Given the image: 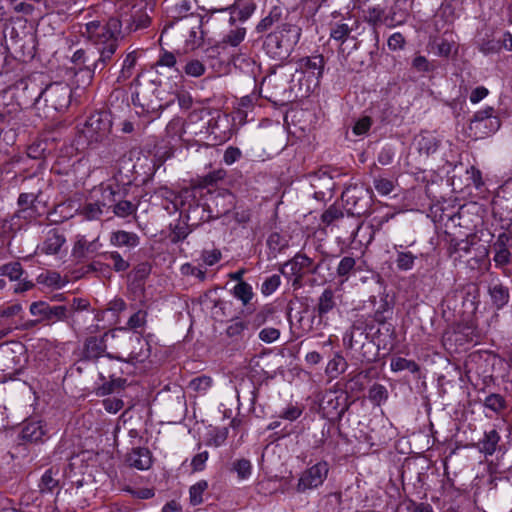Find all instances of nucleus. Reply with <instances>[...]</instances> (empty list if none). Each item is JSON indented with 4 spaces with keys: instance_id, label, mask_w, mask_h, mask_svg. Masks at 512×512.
<instances>
[{
    "instance_id": "32",
    "label": "nucleus",
    "mask_w": 512,
    "mask_h": 512,
    "mask_svg": "<svg viewBox=\"0 0 512 512\" xmlns=\"http://www.w3.org/2000/svg\"><path fill=\"white\" fill-rule=\"evenodd\" d=\"M137 60L138 55L136 51H132L125 56L122 62L119 76L117 78L118 82L126 81L132 76Z\"/></svg>"
},
{
    "instance_id": "24",
    "label": "nucleus",
    "mask_w": 512,
    "mask_h": 512,
    "mask_svg": "<svg viewBox=\"0 0 512 512\" xmlns=\"http://www.w3.org/2000/svg\"><path fill=\"white\" fill-rule=\"evenodd\" d=\"M358 28V22L353 20L352 24L346 22H335L330 27V38L343 44L352 31Z\"/></svg>"
},
{
    "instance_id": "48",
    "label": "nucleus",
    "mask_w": 512,
    "mask_h": 512,
    "mask_svg": "<svg viewBox=\"0 0 512 512\" xmlns=\"http://www.w3.org/2000/svg\"><path fill=\"white\" fill-rule=\"evenodd\" d=\"M484 406L493 412H500L505 407V400L499 394H490L485 398Z\"/></svg>"
},
{
    "instance_id": "57",
    "label": "nucleus",
    "mask_w": 512,
    "mask_h": 512,
    "mask_svg": "<svg viewBox=\"0 0 512 512\" xmlns=\"http://www.w3.org/2000/svg\"><path fill=\"white\" fill-rule=\"evenodd\" d=\"M302 412L303 411L299 406L290 405L281 412L279 417L289 421H295L301 416Z\"/></svg>"
},
{
    "instance_id": "39",
    "label": "nucleus",
    "mask_w": 512,
    "mask_h": 512,
    "mask_svg": "<svg viewBox=\"0 0 512 512\" xmlns=\"http://www.w3.org/2000/svg\"><path fill=\"white\" fill-rule=\"evenodd\" d=\"M391 370L394 372H399L403 370H408L411 373H417L419 372V365L413 361L408 360L406 358L397 357L391 360L390 363Z\"/></svg>"
},
{
    "instance_id": "2",
    "label": "nucleus",
    "mask_w": 512,
    "mask_h": 512,
    "mask_svg": "<svg viewBox=\"0 0 512 512\" xmlns=\"http://www.w3.org/2000/svg\"><path fill=\"white\" fill-rule=\"evenodd\" d=\"M301 34L302 29L299 26L289 22L282 23L265 37L263 48L273 59H286L299 42Z\"/></svg>"
},
{
    "instance_id": "11",
    "label": "nucleus",
    "mask_w": 512,
    "mask_h": 512,
    "mask_svg": "<svg viewBox=\"0 0 512 512\" xmlns=\"http://www.w3.org/2000/svg\"><path fill=\"white\" fill-rule=\"evenodd\" d=\"M328 464L326 462H318L312 467L305 470L299 478L297 484L298 492H305L322 485L328 475Z\"/></svg>"
},
{
    "instance_id": "1",
    "label": "nucleus",
    "mask_w": 512,
    "mask_h": 512,
    "mask_svg": "<svg viewBox=\"0 0 512 512\" xmlns=\"http://www.w3.org/2000/svg\"><path fill=\"white\" fill-rule=\"evenodd\" d=\"M121 20L111 17L106 21L93 20L84 24L80 33L98 51L99 58L94 61L92 67H85L79 73L86 77L89 84L96 71L101 72L112 60L116 53L121 38Z\"/></svg>"
},
{
    "instance_id": "49",
    "label": "nucleus",
    "mask_w": 512,
    "mask_h": 512,
    "mask_svg": "<svg viewBox=\"0 0 512 512\" xmlns=\"http://www.w3.org/2000/svg\"><path fill=\"white\" fill-rule=\"evenodd\" d=\"M183 70L188 76L200 77L205 72V66L201 61L194 59L187 62Z\"/></svg>"
},
{
    "instance_id": "38",
    "label": "nucleus",
    "mask_w": 512,
    "mask_h": 512,
    "mask_svg": "<svg viewBox=\"0 0 512 512\" xmlns=\"http://www.w3.org/2000/svg\"><path fill=\"white\" fill-rule=\"evenodd\" d=\"M113 208V213L117 217L126 218L136 213L137 205L128 200H119L115 199V202L111 206Z\"/></svg>"
},
{
    "instance_id": "4",
    "label": "nucleus",
    "mask_w": 512,
    "mask_h": 512,
    "mask_svg": "<svg viewBox=\"0 0 512 512\" xmlns=\"http://www.w3.org/2000/svg\"><path fill=\"white\" fill-rule=\"evenodd\" d=\"M43 81L42 76H30L20 79L14 86V97L21 109H41Z\"/></svg>"
},
{
    "instance_id": "42",
    "label": "nucleus",
    "mask_w": 512,
    "mask_h": 512,
    "mask_svg": "<svg viewBox=\"0 0 512 512\" xmlns=\"http://www.w3.org/2000/svg\"><path fill=\"white\" fill-rule=\"evenodd\" d=\"M23 269L19 262H12L0 267V276H7L11 281L19 280Z\"/></svg>"
},
{
    "instance_id": "54",
    "label": "nucleus",
    "mask_w": 512,
    "mask_h": 512,
    "mask_svg": "<svg viewBox=\"0 0 512 512\" xmlns=\"http://www.w3.org/2000/svg\"><path fill=\"white\" fill-rule=\"evenodd\" d=\"M374 187L379 194L388 195L393 191L394 184L389 179L376 178V179H374Z\"/></svg>"
},
{
    "instance_id": "16",
    "label": "nucleus",
    "mask_w": 512,
    "mask_h": 512,
    "mask_svg": "<svg viewBox=\"0 0 512 512\" xmlns=\"http://www.w3.org/2000/svg\"><path fill=\"white\" fill-rule=\"evenodd\" d=\"M111 335L114 337V331L105 332L103 335L89 336L84 341L83 357L87 360H97L103 356L107 348V337Z\"/></svg>"
},
{
    "instance_id": "3",
    "label": "nucleus",
    "mask_w": 512,
    "mask_h": 512,
    "mask_svg": "<svg viewBox=\"0 0 512 512\" xmlns=\"http://www.w3.org/2000/svg\"><path fill=\"white\" fill-rule=\"evenodd\" d=\"M196 192L195 188L183 189L178 194L166 187L158 190V194L173 205V211H180V215L192 225H198L205 212L196 200Z\"/></svg>"
},
{
    "instance_id": "5",
    "label": "nucleus",
    "mask_w": 512,
    "mask_h": 512,
    "mask_svg": "<svg viewBox=\"0 0 512 512\" xmlns=\"http://www.w3.org/2000/svg\"><path fill=\"white\" fill-rule=\"evenodd\" d=\"M100 196L95 197L97 191L84 202L79 200V216L85 221L100 220L115 202V191L111 186L101 187Z\"/></svg>"
},
{
    "instance_id": "23",
    "label": "nucleus",
    "mask_w": 512,
    "mask_h": 512,
    "mask_svg": "<svg viewBox=\"0 0 512 512\" xmlns=\"http://www.w3.org/2000/svg\"><path fill=\"white\" fill-rule=\"evenodd\" d=\"M256 9V5L253 1H242L239 3H235L232 6L221 9L220 11H230V21L234 22L235 19H239L241 21H245L251 17Z\"/></svg>"
},
{
    "instance_id": "18",
    "label": "nucleus",
    "mask_w": 512,
    "mask_h": 512,
    "mask_svg": "<svg viewBox=\"0 0 512 512\" xmlns=\"http://www.w3.org/2000/svg\"><path fill=\"white\" fill-rule=\"evenodd\" d=\"M129 466L138 470H147L152 465V456L148 448H133L126 457Z\"/></svg>"
},
{
    "instance_id": "21",
    "label": "nucleus",
    "mask_w": 512,
    "mask_h": 512,
    "mask_svg": "<svg viewBox=\"0 0 512 512\" xmlns=\"http://www.w3.org/2000/svg\"><path fill=\"white\" fill-rule=\"evenodd\" d=\"M494 113L495 110L491 106L477 111L471 119V127H477L481 122L486 121L488 131H497L500 128V119Z\"/></svg>"
},
{
    "instance_id": "44",
    "label": "nucleus",
    "mask_w": 512,
    "mask_h": 512,
    "mask_svg": "<svg viewBox=\"0 0 512 512\" xmlns=\"http://www.w3.org/2000/svg\"><path fill=\"white\" fill-rule=\"evenodd\" d=\"M232 470L237 473L239 479L244 480L252 473V464L248 459H238L233 462Z\"/></svg>"
},
{
    "instance_id": "33",
    "label": "nucleus",
    "mask_w": 512,
    "mask_h": 512,
    "mask_svg": "<svg viewBox=\"0 0 512 512\" xmlns=\"http://www.w3.org/2000/svg\"><path fill=\"white\" fill-rule=\"evenodd\" d=\"M416 144L419 152L429 156L435 153L438 149V140L433 135H420L416 139Z\"/></svg>"
},
{
    "instance_id": "12",
    "label": "nucleus",
    "mask_w": 512,
    "mask_h": 512,
    "mask_svg": "<svg viewBox=\"0 0 512 512\" xmlns=\"http://www.w3.org/2000/svg\"><path fill=\"white\" fill-rule=\"evenodd\" d=\"M386 312H388V304L385 302L383 304V309H378L374 313V320L382 326V329L379 328L377 330L375 337L379 348L391 349L393 347L395 331L391 324L386 323Z\"/></svg>"
},
{
    "instance_id": "26",
    "label": "nucleus",
    "mask_w": 512,
    "mask_h": 512,
    "mask_svg": "<svg viewBox=\"0 0 512 512\" xmlns=\"http://www.w3.org/2000/svg\"><path fill=\"white\" fill-rule=\"evenodd\" d=\"M111 243L116 247L134 248L140 243L139 237L132 232L117 231L112 233L110 237Z\"/></svg>"
},
{
    "instance_id": "17",
    "label": "nucleus",
    "mask_w": 512,
    "mask_h": 512,
    "mask_svg": "<svg viewBox=\"0 0 512 512\" xmlns=\"http://www.w3.org/2000/svg\"><path fill=\"white\" fill-rule=\"evenodd\" d=\"M38 249L46 255L65 253L67 252L66 238L57 229H51L47 232L44 241L38 246Z\"/></svg>"
},
{
    "instance_id": "55",
    "label": "nucleus",
    "mask_w": 512,
    "mask_h": 512,
    "mask_svg": "<svg viewBox=\"0 0 512 512\" xmlns=\"http://www.w3.org/2000/svg\"><path fill=\"white\" fill-rule=\"evenodd\" d=\"M246 328L247 325L244 321L240 319H234L228 325L226 332L229 337H236L241 335Z\"/></svg>"
},
{
    "instance_id": "40",
    "label": "nucleus",
    "mask_w": 512,
    "mask_h": 512,
    "mask_svg": "<svg viewBox=\"0 0 512 512\" xmlns=\"http://www.w3.org/2000/svg\"><path fill=\"white\" fill-rule=\"evenodd\" d=\"M511 241L512 239L506 233L500 234L492 245V252L495 256H510L509 246Z\"/></svg>"
},
{
    "instance_id": "37",
    "label": "nucleus",
    "mask_w": 512,
    "mask_h": 512,
    "mask_svg": "<svg viewBox=\"0 0 512 512\" xmlns=\"http://www.w3.org/2000/svg\"><path fill=\"white\" fill-rule=\"evenodd\" d=\"M233 295L239 299L244 306H248L254 296V293L250 284L240 281L234 286Z\"/></svg>"
},
{
    "instance_id": "34",
    "label": "nucleus",
    "mask_w": 512,
    "mask_h": 512,
    "mask_svg": "<svg viewBox=\"0 0 512 512\" xmlns=\"http://www.w3.org/2000/svg\"><path fill=\"white\" fill-rule=\"evenodd\" d=\"M147 311L145 310H138L135 313H133L130 318L127 321V325L125 327L117 328V331H127V330H133L137 332L139 329L144 328L147 322Z\"/></svg>"
},
{
    "instance_id": "53",
    "label": "nucleus",
    "mask_w": 512,
    "mask_h": 512,
    "mask_svg": "<svg viewBox=\"0 0 512 512\" xmlns=\"http://www.w3.org/2000/svg\"><path fill=\"white\" fill-rule=\"evenodd\" d=\"M228 436V429H215L213 430V434L207 442V445L219 447L223 445Z\"/></svg>"
},
{
    "instance_id": "41",
    "label": "nucleus",
    "mask_w": 512,
    "mask_h": 512,
    "mask_svg": "<svg viewBox=\"0 0 512 512\" xmlns=\"http://www.w3.org/2000/svg\"><path fill=\"white\" fill-rule=\"evenodd\" d=\"M360 264H357L355 258H342L338 265V274L340 276H348L350 273L355 274L357 270L361 269V265L364 264L362 258H358Z\"/></svg>"
},
{
    "instance_id": "36",
    "label": "nucleus",
    "mask_w": 512,
    "mask_h": 512,
    "mask_svg": "<svg viewBox=\"0 0 512 512\" xmlns=\"http://www.w3.org/2000/svg\"><path fill=\"white\" fill-rule=\"evenodd\" d=\"M267 246L271 253H284L288 247V239L285 235L272 232L267 239Z\"/></svg>"
},
{
    "instance_id": "9",
    "label": "nucleus",
    "mask_w": 512,
    "mask_h": 512,
    "mask_svg": "<svg viewBox=\"0 0 512 512\" xmlns=\"http://www.w3.org/2000/svg\"><path fill=\"white\" fill-rule=\"evenodd\" d=\"M325 67V60L322 55H313L309 57H303L298 60L296 73L302 76H307L308 84L304 90V93H309L311 90V83L314 87L318 86L320 79L322 78Z\"/></svg>"
},
{
    "instance_id": "61",
    "label": "nucleus",
    "mask_w": 512,
    "mask_h": 512,
    "mask_svg": "<svg viewBox=\"0 0 512 512\" xmlns=\"http://www.w3.org/2000/svg\"><path fill=\"white\" fill-rule=\"evenodd\" d=\"M133 18V28L134 30L143 29L149 26L150 18L147 14L138 11L135 15L132 16Z\"/></svg>"
},
{
    "instance_id": "25",
    "label": "nucleus",
    "mask_w": 512,
    "mask_h": 512,
    "mask_svg": "<svg viewBox=\"0 0 512 512\" xmlns=\"http://www.w3.org/2000/svg\"><path fill=\"white\" fill-rule=\"evenodd\" d=\"M488 293L496 310H501L509 302V289L502 284H494L489 286Z\"/></svg>"
},
{
    "instance_id": "22",
    "label": "nucleus",
    "mask_w": 512,
    "mask_h": 512,
    "mask_svg": "<svg viewBox=\"0 0 512 512\" xmlns=\"http://www.w3.org/2000/svg\"><path fill=\"white\" fill-rule=\"evenodd\" d=\"M46 430L41 421L30 420L24 423L21 431V439L26 442H39Z\"/></svg>"
},
{
    "instance_id": "46",
    "label": "nucleus",
    "mask_w": 512,
    "mask_h": 512,
    "mask_svg": "<svg viewBox=\"0 0 512 512\" xmlns=\"http://www.w3.org/2000/svg\"><path fill=\"white\" fill-rule=\"evenodd\" d=\"M208 484L206 481L201 480L196 484L192 485L189 490L190 503L192 505H199L203 501V493L207 489Z\"/></svg>"
},
{
    "instance_id": "63",
    "label": "nucleus",
    "mask_w": 512,
    "mask_h": 512,
    "mask_svg": "<svg viewBox=\"0 0 512 512\" xmlns=\"http://www.w3.org/2000/svg\"><path fill=\"white\" fill-rule=\"evenodd\" d=\"M123 401L118 398H107L103 400L104 409L109 413H117L123 408Z\"/></svg>"
},
{
    "instance_id": "64",
    "label": "nucleus",
    "mask_w": 512,
    "mask_h": 512,
    "mask_svg": "<svg viewBox=\"0 0 512 512\" xmlns=\"http://www.w3.org/2000/svg\"><path fill=\"white\" fill-rule=\"evenodd\" d=\"M181 272L184 275H193L200 280H204V278H205V270H203L199 267L193 266L189 263L182 265Z\"/></svg>"
},
{
    "instance_id": "19",
    "label": "nucleus",
    "mask_w": 512,
    "mask_h": 512,
    "mask_svg": "<svg viewBox=\"0 0 512 512\" xmlns=\"http://www.w3.org/2000/svg\"><path fill=\"white\" fill-rule=\"evenodd\" d=\"M288 16V13L281 6H273L268 15L265 16L256 26V31L261 33L271 29L274 25H281Z\"/></svg>"
},
{
    "instance_id": "56",
    "label": "nucleus",
    "mask_w": 512,
    "mask_h": 512,
    "mask_svg": "<svg viewBox=\"0 0 512 512\" xmlns=\"http://www.w3.org/2000/svg\"><path fill=\"white\" fill-rule=\"evenodd\" d=\"M242 156V152L239 148L234 146H229L223 155V161L227 165H232L236 161H238Z\"/></svg>"
},
{
    "instance_id": "6",
    "label": "nucleus",
    "mask_w": 512,
    "mask_h": 512,
    "mask_svg": "<svg viewBox=\"0 0 512 512\" xmlns=\"http://www.w3.org/2000/svg\"><path fill=\"white\" fill-rule=\"evenodd\" d=\"M72 90L67 83L53 82L43 87L41 108L62 112L71 102Z\"/></svg>"
},
{
    "instance_id": "13",
    "label": "nucleus",
    "mask_w": 512,
    "mask_h": 512,
    "mask_svg": "<svg viewBox=\"0 0 512 512\" xmlns=\"http://www.w3.org/2000/svg\"><path fill=\"white\" fill-rule=\"evenodd\" d=\"M132 102L134 106L141 108V113L149 114L152 118L158 117L163 109V105L158 97H152L149 91L145 89L141 92L137 91L132 94Z\"/></svg>"
},
{
    "instance_id": "58",
    "label": "nucleus",
    "mask_w": 512,
    "mask_h": 512,
    "mask_svg": "<svg viewBox=\"0 0 512 512\" xmlns=\"http://www.w3.org/2000/svg\"><path fill=\"white\" fill-rule=\"evenodd\" d=\"M208 451H203L196 454L191 460V467L193 471H202L205 468L206 461L208 460Z\"/></svg>"
},
{
    "instance_id": "14",
    "label": "nucleus",
    "mask_w": 512,
    "mask_h": 512,
    "mask_svg": "<svg viewBox=\"0 0 512 512\" xmlns=\"http://www.w3.org/2000/svg\"><path fill=\"white\" fill-rule=\"evenodd\" d=\"M67 309L65 306H50L48 303L39 301L30 305V313L39 316L41 320L51 322L60 321L66 318Z\"/></svg>"
},
{
    "instance_id": "31",
    "label": "nucleus",
    "mask_w": 512,
    "mask_h": 512,
    "mask_svg": "<svg viewBox=\"0 0 512 512\" xmlns=\"http://www.w3.org/2000/svg\"><path fill=\"white\" fill-rule=\"evenodd\" d=\"M336 306L334 292L331 289H325L319 297L317 304L318 315L322 318L332 311Z\"/></svg>"
},
{
    "instance_id": "30",
    "label": "nucleus",
    "mask_w": 512,
    "mask_h": 512,
    "mask_svg": "<svg viewBox=\"0 0 512 512\" xmlns=\"http://www.w3.org/2000/svg\"><path fill=\"white\" fill-rule=\"evenodd\" d=\"M37 282L47 287L62 288L68 281L61 277L58 272L45 271L37 276Z\"/></svg>"
},
{
    "instance_id": "43",
    "label": "nucleus",
    "mask_w": 512,
    "mask_h": 512,
    "mask_svg": "<svg viewBox=\"0 0 512 512\" xmlns=\"http://www.w3.org/2000/svg\"><path fill=\"white\" fill-rule=\"evenodd\" d=\"M90 272L95 273L101 277L110 278L112 269L109 264H105L101 261H93L92 263L86 265V270L82 275L88 274Z\"/></svg>"
},
{
    "instance_id": "7",
    "label": "nucleus",
    "mask_w": 512,
    "mask_h": 512,
    "mask_svg": "<svg viewBox=\"0 0 512 512\" xmlns=\"http://www.w3.org/2000/svg\"><path fill=\"white\" fill-rule=\"evenodd\" d=\"M349 406L348 395L340 390L326 391L320 402V410L323 416L330 421L341 420Z\"/></svg>"
},
{
    "instance_id": "15",
    "label": "nucleus",
    "mask_w": 512,
    "mask_h": 512,
    "mask_svg": "<svg viewBox=\"0 0 512 512\" xmlns=\"http://www.w3.org/2000/svg\"><path fill=\"white\" fill-rule=\"evenodd\" d=\"M79 216V199L70 198L57 204L52 211L48 213V220L51 223H62L66 220Z\"/></svg>"
},
{
    "instance_id": "28",
    "label": "nucleus",
    "mask_w": 512,
    "mask_h": 512,
    "mask_svg": "<svg viewBox=\"0 0 512 512\" xmlns=\"http://www.w3.org/2000/svg\"><path fill=\"white\" fill-rule=\"evenodd\" d=\"M59 471L55 468H49L42 475L38 484L41 493H52L59 487Z\"/></svg>"
},
{
    "instance_id": "50",
    "label": "nucleus",
    "mask_w": 512,
    "mask_h": 512,
    "mask_svg": "<svg viewBox=\"0 0 512 512\" xmlns=\"http://www.w3.org/2000/svg\"><path fill=\"white\" fill-rule=\"evenodd\" d=\"M279 285H280V276H278V275L269 276L263 281V283L261 285V292L266 296L271 295L273 292L276 291V289L279 287Z\"/></svg>"
},
{
    "instance_id": "20",
    "label": "nucleus",
    "mask_w": 512,
    "mask_h": 512,
    "mask_svg": "<svg viewBox=\"0 0 512 512\" xmlns=\"http://www.w3.org/2000/svg\"><path fill=\"white\" fill-rule=\"evenodd\" d=\"M500 439L499 433L495 429H491L484 432L483 438L476 443L475 447L485 457L492 456L499 447Z\"/></svg>"
},
{
    "instance_id": "8",
    "label": "nucleus",
    "mask_w": 512,
    "mask_h": 512,
    "mask_svg": "<svg viewBox=\"0 0 512 512\" xmlns=\"http://www.w3.org/2000/svg\"><path fill=\"white\" fill-rule=\"evenodd\" d=\"M191 221L187 219L183 222H178L166 238L167 253L170 255H178L191 253L190 242L187 240L191 232L190 227H195Z\"/></svg>"
},
{
    "instance_id": "45",
    "label": "nucleus",
    "mask_w": 512,
    "mask_h": 512,
    "mask_svg": "<svg viewBox=\"0 0 512 512\" xmlns=\"http://www.w3.org/2000/svg\"><path fill=\"white\" fill-rule=\"evenodd\" d=\"M246 29L243 27H237L230 30L224 37L223 43L228 44L232 47L238 46L245 38Z\"/></svg>"
},
{
    "instance_id": "27",
    "label": "nucleus",
    "mask_w": 512,
    "mask_h": 512,
    "mask_svg": "<svg viewBox=\"0 0 512 512\" xmlns=\"http://www.w3.org/2000/svg\"><path fill=\"white\" fill-rule=\"evenodd\" d=\"M435 47L437 49L436 54L440 57L448 58L452 53L457 54L458 46L452 37L445 32L444 35L435 41Z\"/></svg>"
},
{
    "instance_id": "10",
    "label": "nucleus",
    "mask_w": 512,
    "mask_h": 512,
    "mask_svg": "<svg viewBox=\"0 0 512 512\" xmlns=\"http://www.w3.org/2000/svg\"><path fill=\"white\" fill-rule=\"evenodd\" d=\"M111 130V120L107 112H95L85 122L84 135L91 142L102 141Z\"/></svg>"
},
{
    "instance_id": "52",
    "label": "nucleus",
    "mask_w": 512,
    "mask_h": 512,
    "mask_svg": "<svg viewBox=\"0 0 512 512\" xmlns=\"http://www.w3.org/2000/svg\"><path fill=\"white\" fill-rule=\"evenodd\" d=\"M212 385V379L208 376H199L192 379L189 383L190 388L197 392H205Z\"/></svg>"
},
{
    "instance_id": "59",
    "label": "nucleus",
    "mask_w": 512,
    "mask_h": 512,
    "mask_svg": "<svg viewBox=\"0 0 512 512\" xmlns=\"http://www.w3.org/2000/svg\"><path fill=\"white\" fill-rule=\"evenodd\" d=\"M124 382H125V380H122L120 378L112 379L111 381L104 383L99 388L100 394L106 395V394L113 393L116 389L121 388L122 385L124 384Z\"/></svg>"
},
{
    "instance_id": "60",
    "label": "nucleus",
    "mask_w": 512,
    "mask_h": 512,
    "mask_svg": "<svg viewBox=\"0 0 512 512\" xmlns=\"http://www.w3.org/2000/svg\"><path fill=\"white\" fill-rule=\"evenodd\" d=\"M279 336L280 331L272 327L264 328L259 333V338L266 343H272L276 341Z\"/></svg>"
},
{
    "instance_id": "62",
    "label": "nucleus",
    "mask_w": 512,
    "mask_h": 512,
    "mask_svg": "<svg viewBox=\"0 0 512 512\" xmlns=\"http://www.w3.org/2000/svg\"><path fill=\"white\" fill-rule=\"evenodd\" d=\"M372 120L370 117H362L360 118L353 127V132L356 135L365 134L371 127Z\"/></svg>"
},
{
    "instance_id": "47",
    "label": "nucleus",
    "mask_w": 512,
    "mask_h": 512,
    "mask_svg": "<svg viewBox=\"0 0 512 512\" xmlns=\"http://www.w3.org/2000/svg\"><path fill=\"white\" fill-rule=\"evenodd\" d=\"M388 398V391L386 387L382 384L375 383L369 389V399L380 405L382 402L386 401Z\"/></svg>"
},
{
    "instance_id": "29",
    "label": "nucleus",
    "mask_w": 512,
    "mask_h": 512,
    "mask_svg": "<svg viewBox=\"0 0 512 512\" xmlns=\"http://www.w3.org/2000/svg\"><path fill=\"white\" fill-rule=\"evenodd\" d=\"M99 248L98 240L87 241L83 236H80L74 244L72 255L84 256L86 254H94L98 252Z\"/></svg>"
},
{
    "instance_id": "35",
    "label": "nucleus",
    "mask_w": 512,
    "mask_h": 512,
    "mask_svg": "<svg viewBox=\"0 0 512 512\" xmlns=\"http://www.w3.org/2000/svg\"><path fill=\"white\" fill-rule=\"evenodd\" d=\"M347 367L348 363L345 358L340 353H336L334 357L328 362L326 366V373L330 377L336 378L340 374L344 373Z\"/></svg>"
},
{
    "instance_id": "51",
    "label": "nucleus",
    "mask_w": 512,
    "mask_h": 512,
    "mask_svg": "<svg viewBox=\"0 0 512 512\" xmlns=\"http://www.w3.org/2000/svg\"><path fill=\"white\" fill-rule=\"evenodd\" d=\"M478 49L483 55L487 56L490 54L499 53L502 49V45H501L500 41L485 40L479 44Z\"/></svg>"
}]
</instances>
